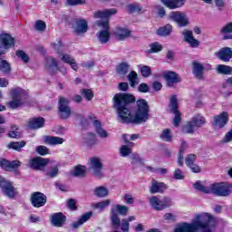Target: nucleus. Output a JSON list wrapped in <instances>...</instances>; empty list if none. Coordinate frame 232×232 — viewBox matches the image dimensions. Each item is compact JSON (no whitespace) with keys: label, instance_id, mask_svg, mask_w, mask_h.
Instances as JSON below:
<instances>
[{"label":"nucleus","instance_id":"nucleus-28","mask_svg":"<svg viewBox=\"0 0 232 232\" xmlns=\"http://www.w3.org/2000/svg\"><path fill=\"white\" fill-rule=\"evenodd\" d=\"M220 34L223 35V41H228L232 39V22L227 23L220 29Z\"/></svg>","mask_w":232,"mask_h":232},{"label":"nucleus","instance_id":"nucleus-38","mask_svg":"<svg viewBox=\"0 0 232 232\" xmlns=\"http://www.w3.org/2000/svg\"><path fill=\"white\" fill-rule=\"evenodd\" d=\"M150 50L145 51V53H159V52H162V44L159 42L150 44Z\"/></svg>","mask_w":232,"mask_h":232},{"label":"nucleus","instance_id":"nucleus-49","mask_svg":"<svg viewBox=\"0 0 232 232\" xmlns=\"http://www.w3.org/2000/svg\"><path fill=\"white\" fill-rule=\"evenodd\" d=\"M80 93L86 99V101H92V99H93V92L90 89H82Z\"/></svg>","mask_w":232,"mask_h":232},{"label":"nucleus","instance_id":"nucleus-43","mask_svg":"<svg viewBox=\"0 0 232 232\" xmlns=\"http://www.w3.org/2000/svg\"><path fill=\"white\" fill-rule=\"evenodd\" d=\"M127 77L131 88H134V86H137V84H139V82H137V79L139 77L137 72L131 71Z\"/></svg>","mask_w":232,"mask_h":232},{"label":"nucleus","instance_id":"nucleus-64","mask_svg":"<svg viewBox=\"0 0 232 232\" xmlns=\"http://www.w3.org/2000/svg\"><path fill=\"white\" fill-rule=\"evenodd\" d=\"M231 140H232V129L225 134L223 138V142L227 143V142H231Z\"/></svg>","mask_w":232,"mask_h":232},{"label":"nucleus","instance_id":"nucleus-29","mask_svg":"<svg viewBox=\"0 0 232 232\" xmlns=\"http://www.w3.org/2000/svg\"><path fill=\"white\" fill-rule=\"evenodd\" d=\"M173 32V26L169 24H167L164 26H161L156 30V34L160 37H168Z\"/></svg>","mask_w":232,"mask_h":232},{"label":"nucleus","instance_id":"nucleus-33","mask_svg":"<svg viewBox=\"0 0 232 232\" xmlns=\"http://www.w3.org/2000/svg\"><path fill=\"white\" fill-rule=\"evenodd\" d=\"M93 126L96 130V133L101 137L102 139H106L108 137V131H106L104 129H102V123H101L100 121L94 120Z\"/></svg>","mask_w":232,"mask_h":232},{"label":"nucleus","instance_id":"nucleus-19","mask_svg":"<svg viewBox=\"0 0 232 232\" xmlns=\"http://www.w3.org/2000/svg\"><path fill=\"white\" fill-rule=\"evenodd\" d=\"M218 59L222 63H229L232 59L231 47H223L218 52Z\"/></svg>","mask_w":232,"mask_h":232},{"label":"nucleus","instance_id":"nucleus-63","mask_svg":"<svg viewBox=\"0 0 232 232\" xmlns=\"http://www.w3.org/2000/svg\"><path fill=\"white\" fill-rule=\"evenodd\" d=\"M138 92H140V93H148V92H150V86L148 83H140L138 86Z\"/></svg>","mask_w":232,"mask_h":232},{"label":"nucleus","instance_id":"nucleus-62","mask_svg":"<svg viewBox=\"0 0 232 232\" xmlns=\"http://www.w3.org/2000/svg\"><path fill=\"white\" fill-rule=\"evenodd\" d=\"M163 5L169 10H175V0H161Z\"/></svg>","mask_w":232,"mask_h":232},{"label":"nucleus","instance_id":"nucleus-54","mask_svg":"<svg viewBox=\"0 0 232 232\" xmlns=\"http://www.w3.org/2000/svg\"><path fill=\"white\" fill-rule=\"evenodd\" d=\"M140 72L142 75V77L148 78L150 75H151V67L148 65H143L140 67Z\"/></svg>","mask_w":232,"mask_h":232},{"label":"nucleus","instance_id":"nucleus-23","mask_svg":"<svg viewBox=\"0 0 232 232\" xmlns=\"http://www.w3.org/2000/svg\"><path fill=\"white\" fill-rule=\"evenodd\" d=\"M166 189H168V187L164 184V182H159L152 179V184L150 188L151 195H155V193H164Z\"/></svg>","mask_w":232,"mask_h":232},{"label":"nucleus","instance_id":"nucleus-42","mask_svg":"<svg viewBox=\"0 0 232 232\" xmlns=\"http://www.w3.org/2000/svg\"><path fill=\"white\" fill-rule=\"evenodd\" d=\"M72 175L73 177H86V167L82 165H77L74 168Z\"/></svg>","mask_w":232,"mask_h":232},{"label":"nucleus","instance_id":"nucleus-10","mask_svg":"<svg viewBox=\"0 0 232 232\" xmlns=\"http://www.w3.org/2000/svg\"><path fill=\"white\" fill-rule=\"evenodd\" d=\"M89 162H90L89 169L93 171L95 177H98L99 179H102V177H104V174L102 173L104 165H102L101 159L97 157H92V158H90Z\"/></svg>","mask_w":232,"mask_h":232},{"label":"nucleus","instance_id":"nucleus-53","mask_svg":"<svg viewBox=\"0 0 232 232\" xmlns=\"http://www.w3.org/2000/svg\"><path fill=\"white\" fill-rule=\"evenodd\" d=\"M88 140H87V144L89 146H95L97 144V136L93 132H89L87 134Z\"/></svg>","mask_w":232,"mask_h":232},{"label":"nucleus","instance_id":"nucleus-47","mask_svg":"<svg viewBox=\"0 0 232 232\" xmlns=\"http://www.w3.org/2000/svg\"><path fill=\"white\" fill-rule=\"evenodd\" d=\"M0 70L4 73H10L12 72V67L10 66V63L6 60H2L0 63Z\"/></svg>","mask_w":232,"mask_h":232},{"label":"nucleus","instance_id":"nucleus-12","mask_svg":"<svg viewBox=\"0 0 232 232\" xmlns=\"http://www.w3.org/2000/svg\"><path fill=\"white\" fill-rule=\"evenodd\" d=\"M48 61L52 63V64L48 65L49 75L52 77H53V75H57V72H60L63 75H66L68 73L66 67H59V62H57V59L50 57L48 58Z\"/></svg>","mask_w":232,"mask_h":232},{"label":"nucleus","instance_id":"nucleus-18","mask_svg":"<svg viewBox=\"0 0 232 232\" xmlns=\"http://www.w3.org/2000/svg\"><path fill=\"white\" fill-rule=\"evenodd\" d=\"M197 160V155L195 154H188L185 158V164L189 168V169L192 171V173H200V167L198 165L195 164V161Z\"/></svg>","mask_w":232,"mask_h":232},{"label":"nucleus","instance_id":"nucleus-50","mask_svg":"<svg viewBox=\"0 0 232 232\" xmlns=\"http://www.w3.org/2000/svg\"><path fill=\"white\" fill-rule=\"evenodd\" d=\"M19 130V127L15 125L11 126V130H9L7 137L10 139H17L19 137V132L17 131Z\"/></svg>","mask_w":232,"mask_h":232},{"label":"nucleus","instance_id":"nucleus-2","mask_svg":"<svg viewBox=\"0 0 232 232\" xmlns=\"http://www.w3.org/2000/svg\"><path fill=\"white\" fill-rule=\"evenodd\" d=\"M193 220L190 223L183 222L180 223L176 228L175 232H212L213 227H217V220L211 215H208L207 220L202 221L198 219Z\"/></svg>","mask_w":232,"mask_h":232},{"label":"nucleus","instance_id":"nucleus-40","mask_svg":"<svg viewBox=\"0 0 232 232\" xmlns=\"http://www.w3.org/2000/svg\"><path fill=\"white\" fill-rule=\"evenodd\" d=\"M163 79H165L168 86H173V84H175V72L163 73Z\"/></svg>","mask_w":232,"mask_h":232},{"label":"nucleus","instance_id":"nucleus-34","mask_svg":"<svg viewBox=\"0 0 232 232\" xmlns=\"http://www.w3.org/2000/svg\"><path fill=\"white\" fill-rule=\"evenodd\" d=\"M44 142L51 146H57L59 144H63V142H64V139L57 136H45Z\"/></svg>","mask_w":232,"mask_h":232},{"label":"nucleus","instance_id":"nucleus-52","mask_svg":"<svg viewBox=\"0 0 232 232\" xmlns=\"http://www.w3.org/2000/svg\"><path fill=\"white\" fill-rule=\"evenodd\" d=\"M8 106L11 110H17V108L23 106V100H12L8 102Z\"/></svg>","mask_w":232,"mask_h":232},{"label":"nucleus","instance_id":"nucleus-6","mask_svg":"<svg viewBox=\"0 0 232 232\" xmlns=\"http://www.w3.org/2000/svg\"><path fill=\"white\" fill-rule=\"evenodd\" d=\"M206 124V118L203 116H195L188 121L183 127V133L191 134L195 133V128H202Z\"/></svg>","mask_w":232,"mask_h":232},{"label":"nucleus","instance_id":"nucleus-59","mask_svg":"<svg viewBox=\"0 0 232 232\" xmlns=\"http://www.w3.org/2000/svg\"><path fill=\"white\" fill-rule=\"evenodd\" d=\"M67 208L71 209V211H77V200H75V198L68 199Z\"/></svg>","mask_w":232,"mask_h":232},{"label":"nucleus","instance_id":"nucleus-39","mask_svg":"<svg viewBox=\"0 0 232 232\" xmlns=\"http://www.w3.org/2000/svg\"><path fill=\"white\" fill-rule=\"evenodd\" d=\"M109 190L106 188V187L101 186L97 187L94 189V195L95 197H98V198H104V197H108Z\"/></svg>","mask_w":232,"mask_h":232},{"label":"nucleus","instance_id":"nucleus-57","mask_svg":"<svg viewBox=\"0 0 232 232\" xmlns=\"http://www.w3.org/2000/svg\"><path fill=\"white\" fill-rule=\"evenodd\" d=\"M78 119H80V125L83 130H86V128L90 126V121H88V119L84 118V115L78 114Z\"/></svg>","mask_w":232,"mask_h":232},{"label":"nucleus","instance_id":"nucleus-48","mask_svg":"<svg viewBox=\"0 0 232 232\" xmlns=\"http://www.w3.org/2000/svg\"><path fill=\"white\" fill-rule=\"evenodd\" d=\"M129 14H140L142 12V7L139 5L130 4L127 5Z\"/></svg>","mask_w":232,"mask_h":232},{"label":"nucleus","instance_id":"nucleus-45","mask_svg":"<svg viewBox=\"0 0 232 232\" xmlns=\"http://www.w3.org/2000/svg\"><path fill=\"white\" fill-rule=\"evenodd\" d=\"M110 204H111V201L110 199H105L98 203H95L93 205V208L94 209H101V211H103V209H106V208H108Z\"/></svg>","mask_w":232,"mask_h":232},{"label":"nucleus","instance_id":"nucleus-22","mask_svg":"<svg viewBox=\"0 0 232 232\" xmlns=\"http://www.w3.org/2000/svg\"><path fill=\"white\" fill-rule=\"evenodd\" d=\"M75 24L74 32L76 34H86V32H88V22L85 19L77 18L75 20Z\"/></svg>","mask_w":232,"mask_h":232},{"label":"nucleus","instance_id":"nucleus-5","mask_svg":"<svg viewBox=\"0 0 232 232\" xmlns=\"http://www.w3.org/2000/svg\"><path fill=\"white\" fill-rule=\"evenodd\" d=\"M232 184L227 182H219L210 185V193L218 197H229L232 191Z\"/></svg>","mask_w":232,"mask_h":232},{"label":"nucleus","instance_id":"nucleus-25","mask_svg":"<svg viewBox=\"0 0 232 232\" xmlns=\"http://www.w3.org/2000/svg\"><path fill=\"white\" fill-rule=\"evenodd\" d=\"M46 120L43 117H34L29 120L28 126L31 130H39L44 126Z\"/></svg>","mask_w":232,"mask_h":232},{"label":"nucleus","instance_id":"nucleus-41","mask_svg":"<svg viewBox=\"0 0 232 232\" xmlns=\"http://www.w3.org/2000/svg\"><path fill=\"white\" fill-rule=\"evenodd\" d=\"M129 70L130 64H128L126 62H122L118 65L116 72L119 75H126Z\"/></svg>","mask_w":232,"mask_h":232},{"label":"nucleus","instance_id":"nucleus-35","mask_svg":"<svg viewBox=\"0 0 232 232\" xmlns=\"http://www.w3.org/2000/svg\"><path fill=\"white\" fill-rule=\"evenodd\" d=\"M182 122V113L179 110V100L175 98V128H179Z\"/></svg>","mask_w":232,"mask_h":232},{"label":"nucleus","instance_id":"nucleus-20","mask_svg":"<svg viewBox=\"0 0 232 232\" xmlns=\"http://www.w3.org/2000/svg\"><path fill=\"white\" fill-rule=\"evenodd\" d=\"M184 41L189 44L190 48H198L200 46V42L193 36V31L187 30L183 33Z\"/></svg>","mask_w":232,"mask_h":232},{"label":"nucleus","instance_id":"nucleus-21","mask_svg":"<svg viewBox=\"0 0 232 232\" xmlns=\"http://www.w3.org/2000/svg\"><path fill=\"white\" fill-rule=\"evenodd\" d=\"M192 73L196 79L202 81L204 79V65L198 62H192Z\"/></svg>","mask_w":232,"mask_h":232},{"label":"nucleus","instance_id":"nucleus-9","mask_svg":"<svg viewBox=\"0 0 232 232\" xmlns=\"http://www.w3.org/2000/svg\"><path fill=\"white\" fill-rule=\"evenodd\" d=\"M30 202L33 208H44V206H46V202H48V197H46L43 192L35 191L31 194Z\"/></svg>","mask_w":232,"mask_h":232},{"label":"nucleus","instance_id":"nucleus-60","mask_svg":"<svg viewBox=\"0 0 232 232\" xmlns=\"http://www.w3.org/2000/svg\"><path fill=\"white\" fill-rule=\"evenodd\" d=\"M120 153L121 157H128L131 153V149L128 145H122L120 149Z\"/></svg>","mask_w":232,"mask_h":232},{"label":"nucleus","instance_id":"nucleus-3","mask_svg":"<svg viewBox=\"0 0 232 232\" xmlns=\"http://www.w3.org/2000/svg\"><path fill=\"white\" fill-rule=\"evenodd\" d=\"M58 117L62 121H68V119L72 117L70 100L63 96H60L58 100Z\"/></svg>","mask_w":232,"mask_h":232},{"label":"nucleus","instance_id":"nucleus-14","mask_svg":"<svg viewBox=\"0 0 232 232\" xmlns=\"http://www.w3.org/2000/svg\"><path fill=\"white\" fill-rule=\"evenodd\" d=\"M21 161L19 160H8L6 159H0V168L4 171H12V169H15V168H19L21 166Z\"/></svg>","mask_w":232,"mask_h":232},{"label":"nucleus","instance_id":"nucleus-16","mask_svg":"<svg viewBox=\"0 0 232 232\" xmlns=\"http://www.w3.org/2000/svg\"><path fill=\"white\" fill-rule=\"evenodd\" d=\"M51 223L55 227H63L66 224V217L63 212H56L50 217Z\"/></svg>","mask_w":232,"mask_h":232},{"label":"nucleus","instance_id":"nucleus-11","mask_svg":"<svg viewBox=\"0 0 232 232\" xmlns=\"http://www.w3.org/2000/svg\"><path fill=\"white\" fill-rule=\"evenodd\" d=\"M48 162H50V160L48 159L35 157L29 160V167L31 168V169H34V171H43V169L46 168Z\"/></svg>","mask_w":232,"mask_h":232},{"label":"nucleus","instance_id":"nucleus-51","mask_svg":"<svg viewBox=\"0 0 232 232\" xmlns=\"http://www.w3.org/2000/svg\"><path fill=\"white\" fill-rule=\"evenodd\" d=\"M34 29L37 32H44L46 30V23L43 20H37L34 24Z\"/></svg>","mask_w":232,"mask_h":232},{"label":"nucleus","instance_id":"nucleus-7","mask_svg":"<svg viewBox=\"0 0 232 232\" xmlns=\"http://www.w3.org/2000/svg\"><path fill=\"white\" fill-rule=\"evenodd\" d=\"M149 202L155 211H163V209H168L171 206V199L166 197L160 199L157 196H152Z\"/></svg>","mask_w":232,"mask_h":232},{"label":"nucleus","instance_id":"nucleus-1","mask_svg":"<svg viewBox=\"0 0 232 232\" xmlns=\"http://www.w3.org/2000/svg\"><path fill=\"white\" fill-rule=\"evenodd\" d=\"M121 124H144L150 119V105L142 98L137 100L131 93L118 92L112 98Z\"/></svg>","mask_w":232,"mask_h":232},{"label":"nucleus","instance_id":"nucleus-30","mask_svg":"<svg viewBox=\"0 0 232 232\" xmlns=\"http://www.w3.org/2000/svg\"><path fill=\"white\" fill-rule=\"evenodd\" d=\"M101 44H106L111 39V34L108 30H102L96 34Z\"/></svg>","mask_w":232,"mask_h":232},{"label":"nucleus","instance_id":"nucleus-44","mask_svg":"<svg viewBox=\"0 0 232 232\" xmlns=\"http://www.w3.org/2000/svg\"><path fill=\"white\" fill-rule=\"evenodd\" d=\"M160 137L165 142H171V140L173 139L169 129H164Z\"/></svg>","mask_w":232,"mask_h":232},{"label":"nucleus","instance_id":"nucleus-32","mask_svg":"<svg viewBox=\"0 0 232 232\" xmlns=\"http://www.w3.org/2000/svg\"><path fill=\"white\" fill-rule=\"evenodd\" d=\"M175 22L179 24V26H188V21L184 13H180L179 11L175 12Z\"/></svg>","mask_w":232,"mask_h":232},{"label":"nucleus","instance_id":"nucleus-26","mask_svg":"<svg viewBox=\"0 0 232 232\" xmlns=\"http://www.w3.org/2000/svg\"><path fill=\"white\" fill-rule=\"evenodd\" d=\"M92 217H93V212L92 211L86 212L85 214L82 215L78 219V221H75L74 223H72L73 229H77L78 227H81V226H82V224H84L85 222H88V220H90Z\"/></svg>","mask_w":232,"mask_h":232},{"label":"nucleus","instance_id":"nucleus-4","mask_svg":"<svg viewBox=\"0 0 232 232\" xmlns=\"http://www.w3.org/2000/svg\"><path fill=\"white\" fill-rule=\"evenodd\" d=\"M128 207L124 205H116L115 208L111 209V220L113 229H119L121 227V218H119V215L124 217L128 215Z\"/></svg>","mask_w":232,"mask_h":232},{"label":"nucleus","instance_id":"nucleus-37","mask_svg":"<svg viewBox=\"0 0 232 232\" xmlns=\"http://www.w3.org/2000/svg\"><path fill=\"white\" fill-rule=\"evenodd\" d=\"M193 188L197 191H200L201 193H205L206 195L211 193V187L208 188L202 185V182L200 180L196 181L195 184H193Z\"/></svg>","mask_w":232,"mask_h":232},{"label":"nucleus","instance_id":"nucleus-31","mask_svg":"<svg viewBox=\"0 0 232 232\" xmlns=\"http://www.w3.org/2000/svg\"><path fill=\"white\" fill-rule=\"evenodd\" d=\"M216 72L218 75H232V67L226 64H218Z\"/></svg>","mask_w":232,"mask_h":232},{"label":"nucleus","instance_id":"nucleus-17","mask_svg":"<svg viewBox=\"0 0 232 232\" xmlns=\"http://www.w3.org/2000/svg\"><path fill=\"white\" fill-rule=\"evenodd\" d=\"M114 36L117 41H124L125 39L131 37V31L126 27L117 26L115 28Z\"/></svg>","mask_w":232,"mask_h":232},{"label":"nucleus","instance_id":"nucleus-58","mask_svg":"<svg viewBox=\"0 0 232 232\" xmlns=\"http://www.w3.org/2000/svg\"><path fill=\"white\" fill-rule=\"evenodd\" d=\"M130 159L132 160V164L144 165V160H142L139 154H131Z\"/></svg>","mask_w":232,"mask_h":232},{"label":"nucleus","instance_id":"nucleus-56","mask_svg":"<svg viewBox=\"0 0 232 232\" xmlns=\"http://www.w3.org/2000/svg\"><path fill=\"white\" fill-rule=\"evenodd\" d=\"M46 177H49V179H55L57 175H59V167L54 166L51 169V171L46 172Z\"/></svg>","mask_w":232,"mask_h":232},{"label":"nucleus","instance_id":"nucleus-46","mask_svg":"<svg viewBox=\"0 0 232 232\" xmlns=\"http://www.w3.org/2000/svg\"><path fill=\"white\" fill-rule=\"evenodd\" d=\"M15 55L16 57H18L19 59H21V61H23L25 64L30 63V56H28L26 54V53H24V51L23 50H17L15 52Z\"/></svg>","mask_w":232,"mask_h":232},{"label":"nucleus","instance_id":"nucleus-24","mask_svg":"<svg viewBox=\"0 0 232 232\" xmlns=\"http://www.w3.org/2000/svg\"><path fill=\"white\" fill-rule=\"evenodd\" d=\"M115 14H117V9L111 8L104 11H96L93 14V17L94 19H108L111 15H115Z\"/></svg>","mask_w":232,"mask_h":232},{"label":"nucleus","instance_id":"nucleus-8","mask_svg":"<svg viewBox=\"0 0 232 232\" xmlns=\"http://www.w3.org/2000/svg\"><path fill=\"white\" fill-rule=\"evenodd\" d=\"M0 189L3 195L8 198H15V187H14V182L7 180L5 177H0Z\"/></svg>","mask_w":232,"mask_h":232},{"label":"nucleus","instance_id":"nucleus-27","mask_svg":"<svg viewBox=\"0 0 232 232\" xmlns=\"http://www.w3.org/2000/svg\"><path fill=\"white\" fill-rule=\"evenodd\" d=\"M188 150V142L181 140V144L179 146V154H178V164L179 166H184V152Z\"/></svg>","mask_w":232,"mask_h":232},{"label":"nucleus","instance_id":"nucleus-55","mask_svg":"<svg viewBox=\"0 0 232 232\" xmlns=\"http://www.w3.org/2000/svg\"><path fill=\"white\" fill-rule=\"evenodd\" d=\"M36 152L38 155L44 157V155H48V153H50V150L46 146L40 145L36 147Z\"/></svg>","mask_w":232,"mask_h":232},{"label":"nucleus","instance_id":"nucleus-15","mask_svg":"<svg viewBox=\"0 0 232 232\" xmlns=\"http://www.w3.org/2000/svg\"><path fill=\"white\" fill-rule=\"evenodd\" d=\"M0 43L4 50H10L15 46V38L10 34H2L0 35Z\"/></svg>","mask_w":232,"mask_h":232},{"label":"nucleus","instance_id":"nucleus-61","mask_svg":"<svg viewBox=\"0 0 232 232\" xmlns=\"http://www.w3.org/2000/svg\"><path fill=\"white\" fill-rule=\"evenodd\" d=\"M97 24L103 28V30L110 31V20H98Z\"/></svg>","mask_w":232,"mask_h":232},{"label":"nucleus","instance_id":"nucleus-13","mask_svg":"<svg viewBox=\"0 0 232 232\" xmlns=\"http://www.w3.org/2000/svg\"><path fill=\"white\" fill-rule=\"evenodd\" d=\"M227 122H229V114H227V111H222L220 114L214 116L212 126H217L219 130H222Z\"/></svg>","mask_w":232,"mask_h":232},{"label":"nucleus","instance_id":"nucleus-36","mask_svg":"<svg viewBox=\"0 0 232 232\" xmlns=\"http://www.w3.org/2000/svg\"><path fill=\"white\" fill-rule=\"evenodd\" d=\"M26 146V141H11L8 143L7 148L8 150H14V151H21L23 148Z\"/></svg>","mask_w":232,"mask_h":232}]
</instances>
